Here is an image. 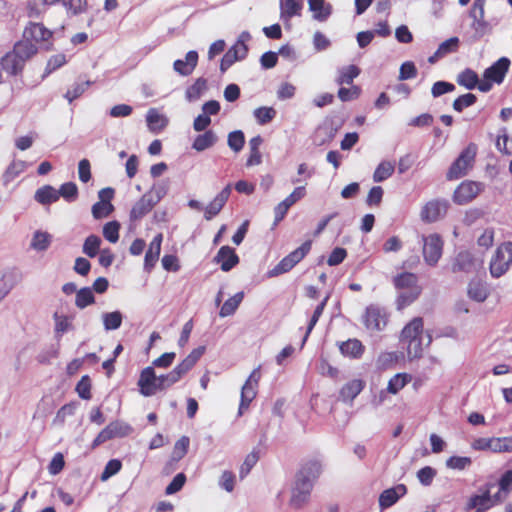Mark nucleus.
Masks as SVG:
<instances>
[{
	"instance_id": "7ed1b4c3",
	"label": "nucleus",
	"mask_w": 512,
	"mask_h": 512,
	"mask_svg": "<svg viewBox=\"0 0 512 512\" xmlns=\"http://www.w3.org/2000/svg\"><path fill=\"white\" fill-rule=\"evenodd\" d=\"M396 290L395 305L397 310H403L414 303L420 296L422 288L416 274L402 272L393 277Z\"/></svg>"
},
{
	"instance_id": "7c9ffc66",
	"label": "nucleus",
	"mask_w": 512,
	"mask_h": 512,
	"mask_svg": "<svg viewBox=\"0 0 512 512\" xmlns=\"http://www.w3.org/2000/svg\"><path fill=\"white\" fill-rule=\"evenodd\" d=\"M406 358L405 352L399 351H385L379 354L376 360L377 367L385 370L390 369L400 363Z\"/></svg>"
},
{
	"instance_id": "864d4df0",
	"label": "nucleus",
	"mask_w": 512,
	"mask_h": 512,
	"mask_svg": "<svg viewBox=\"0 0 512 512\" xmlns=\"http://www.w3.org/2000/svg\"><path fill=\"white\" fill-rule=\"evenodd\" d=\"M206 89V81L198 79L186 90V99L189 102L198 100Z\"/></svg>"
},
{
	"instance_id": "b1692460",
	"label": "nucleus",
	"mask_w": 512,
	"mask_h": 512,
	"mask_svg": "<svg viewBox=\"0 0 512 512\" xmlns=\"http://www.w3.org/2000/svg\"><path fill=\"white\" fill-rule=\"evenodd\" d=\"M215 262L220 265L224 272L230 271L239 262V257L233 248L222 246L215 256Z\"/></svg>"
},
{
	"instance_id": "6ab92c4d",
	"label": "nucleus",
	"mask_w": 512,
	"mask_h": 512,
	"mask_svg": "<svg viewBox=\"0 0 512 512\" xmlns=\"http://www.w3.org/2000/svg\"><path fill=\"white\" fill-rule=\"evenodd\" d=\"M448 209L446 200H430L423 205L420 211L422 221L432 223L442 218Z\"/></svg>"
},
{
	"instance_id": "aec40b11",
	"label": "nucleus",
	"mask_w": 512,
	"mask_h": 512,
	"mask_svg": "<svg viewBox=\"0 0 512 512\" xmlns=\"http://www.w3.org/2000/svg\"><path fill=\"white\" fill-rule=\"evenodd\" d=\"M485 4L486 0H474L469 11V16L472 19L471 27L480 36L488 31V23L485 20Z\"/></svg>"
},
{
	"instance_id": "c9c22d12",
	"label": "nucleus",
	"mask_w": 512,
	"mask_h": 512,
	"mask_svg": "<svg viewBox=\"0 0 512 512\" xmlns=\"http://www.w3.org/2000/svg\"><path fill=\"white\" fill-rule=\"evenodd\" d=\"M53 236L47 231L37 230L33 233L30 248L36 252L46 251L52 243Z\"/></svg>"
},
{
	"instance_id": "20e7f679",
	"label": "nucleus",
	"mask_w": 512,
	"mask_h": 512,
	"mask_svg": "<svg viewBox=\"0 0 512 512\" xmlns=\"http://www.w3.org/2000/svg\"><path fill=\"white\" fill-rule=\"evenodd\" d=\"M174 385L172 378L168 373L156 375L152 366L143 368L137 380L139 394L143 397H151L158 392H162Z\"/></svg>"
},
{
	"instance_id": "bf43d9fd",
	"label": "nucleus",
	"mask_w": 512,
	"mask_h": 512,
	"mask_svg": "<svg viewBox=\"0 0 512 512\" xmlns=\"http://www.w3.org/2000/svg\"><path fill=\"white\" fill-rule=\"evenodd\" d=\"M253 115L256 121L263 125L270 122L276 115V111L272 107H259L254 110Z\"/></svg>"
},
{
	"instance_id": "6e6552de",
	"label": "nucleus",
	"mask_w": 512,
	"mask_h": 512,
	"mask_svg": "<svg viewBox=\"0 0 512 512\" xmlns=\"http://www.w3.org/2000/svg\"><path fill=\"white\" fill-rule=\"evenodd\" d=\"M312 241L307 240L290 254L285 256L273 269L268 271L269 278L276 277L290 271L297 263H299L310 251Z\"/></svg>"
},
{
	"instance_id": "9d476101",
	"label": "nucleus",
	"mask_w": 512,
	"mask_h": 512,
	"mask_svg": "<svg viewBox=\"0 0 512 512\" xmlns=\"http://www.w3.org/2000/svg\"><path fill=\"white\" fill-rule=\"evenodd\" d=\"M492 486V484H488L481 493L472 495L467 502V509L475 510V512H486L495 505L501 503L503 501V497H501L500 492L491 495L490 490Z\"/></svg>"
},
{
	"instance_id": "473e14b6",
	"label": "nucleus",
	"mask_w": 512,
	"mask_h": 512,
	"mask_svg": "<svg viewBox=\"0 0 512 512\" xmlns=\"http://www.w3.org/2000/svg\"><path fill=\"white\" fill-rule=\"evenodd\" d=\"M24 63L25 61L12 50L2 58L1 66L6 73L15 75L22 70Z\"/></svg>"
},
{
	"instance_id": "49530a36",
	"label": "nucleus",
	"mask_w": 512,
	"mask_h": 512,
	"mask_svg": "<svg viewBox=\"0 0 512 512\" xmlns=\"http://www.w3.org/2000/svg\"><path fill=\"white\" fill-rule=\"evenodd\" d=\"M62 5L68 16L80 15L88 9L87 0H64Z\"/></svg>"
},
{
	"instance_id": "f257e3e1",
	"label": "nucleus",
	"mask_w": 512,
	"mask_h": 512,
	"mask_svg": "<svg viewBox=\"0 0 512 512\" xmlns=\"http://www.w3.org/2000/svg\"><path fill=\"white\" fill-rule=\"evenodd\" d=\"M431 342L432 336L424 329L421 317H415L406 323L399 335V343L409 361L421 358Z\"/></svg>"
},
{
	"instance_id": "ddd939ff",
	"label": "nucleus",
	"mask_w": 512,
	"mask_h": 512,
	"mask_svg": "<svg viewBox=\"0 0 512 512\" xmlns=\"http://www.w3.org/2000/svg\"><path fill=\"white\" fill-rule=\"evenodd\" d=\"M362 322L368 332L376 333L382 331L386 327L388 315L383 308L376 305H370L365 310Z\"/></svg>"
},
{
	"instance_id": "a19ab883",
	"label": "nucleus",
	"mask_w": 512,
	"mask_h": 512,
	"mask_svg": "<svg viewBox=\"0 0 512 512\" xmlns=\"http://www.w3.org/2000/svg\"><path fill=\"white\" fill-rule=\"evenodd\" d=\"M13 51L26 62V60H28L37 53L38 48L34 42L26 40L24 38L23 41L18 42L14 46Z\"/></svg>"
},
{
	"instance_id": "e2e57ef3",
	"label": "nucleus",
	"mask_w": 512,
	"mask_h": 512,
	"mask_svg": "<svg viewBox=\"0 0 512 512\" xmlns=\"http://www.w3.org/2000/svg\"><path fill=\"white\" fill-rule=\"evenodd\" d=\"M122 467V463L118 459H112L107 462L102 474H101V481L105 482L112 476L116 475Z\"/></svg>"
},
{
	"instance_id": "13d9d810",
	"label": "nucleus",
	"mask_w": 512,
	"mask_h": 512,
	"mask_svg": "<svg viewBox=\"0 0 512 512\" xmlns=\"http://www.w3.org/2000/svg\"><path fill=\"white\" fill-rule=\"evenodd\" d=\"M75 413V405L66 404L62 406L56 413L52 424L54 426H62L68 417H71Z\"/></svg>"
},
{
	"instance_id": "79ce46f5",
	"label": "nucleus",
	"mask_w": 512,
	"mask_h": 512,
	"mask_svg": "<svg viewBox=\"0 0 512 512\" xmlns=\"http://www.w3.org/2000/svg\"><path fill=\"white\" fill-rule=\"evenodd\" d=\"M457 82L459 85L465 87L466 89L472 90L475 87L478 88V85L481 81H479L476 72L471 69H465L458 75Z\"/></svg>"
},
{
	"instance_id": "58836bf2",
	"label": "nucleus",
	"mask_w": 512,
	"mask_h": 512,
	"mask_svg": "<svg viewBox=\"0 0 512 512\" xmlns=\"http://www.w3.org/2000/svg\"><path fill=\"white\" fill-rule=\"evenodd\" d=\"M53 321L54 332L59 336H62L64 333H67L73 329V319L71 316L59 312H54Z\"/></svg>"
},
{
	"instance_id": "603ef678",
	"label": "nucleus",
	"mask_w": 512,
	"mask_h": 512,
	"mask_svg": "<svg viewBox=\"0 0 512 512\" xmlns=\"http://www.w3.org/2000/svg\"><path fill=\"white\" fill-rule=\"evenodd\" d=\"M120 223L118 221L107 222L102 229L104 238L110 243H116L119 240Z\"/></svg>"
},
{
	"instance_id": "a18cd8bd",
	"label": "nucleus",
	"mask_w": 512,
	"mask_h": 512,
	"mask_svg": "<svg viewBox=\"0 0 512 512\" xmlns=\"http://www.w3.org/2000/svg\"><path fill=\"white\" fill-rule=\"evenodd\" d=\"M488 294V288L484 283L474 281L469 284L468 295L471 299L477 302H483L487 299Z\"/></svg>"
},
{
	"instance_id": "bb28decb",
	"label": "nucleus",
	"mask_w": 512,
	"mask_h": 512,
	"mask_svg": "<svg viewBox=\"0 0 512 512\" xmlns=\"http://www.w3.org/2000/svg\"><path fill=\"white\" fill-rule=\"evenodd\" d=\"M230 193H231V186L227 185L206 206L204 216L207 220H211L214 216H216L221 211V209L227 202V200L230 196Z\"/></svg>"
},
{
	"instance_id": "f8f14e48",
	"label": "nucleus",
	"mask_w": 512,
	"mask_h": 512,
	"mask_svg": "<svg viewBox=\"0 0 512 512\" xmlns=\"http://www.w3.org/2000/svg\"><path fill=\"white\" fill-rule=\"evenodd\" d=\"M23 35L26 40H30L35 44L45 47L46 49H51L53 46L52 38L54 31L48 29L42 23H29L25 27Z\"/></svg>"
},
{
	"instance_id": "393cba45",
	"label": "nucleus",
	"mask_w": 512,
	"mask_h": 512,
	"mask_svg": "<svg viewBox=\"0 0 512 512\" xmlns=\"http://www.w3.org/2000/svg\"><path fill=\"white\" fill-rule=\"evenodd\" d=\"M162 195L158 194L157 199L154 201L152 198L145 194L143 195L132 207L130 211V219L136 221L149 213L154 205L161 199Z\"/></svg>"
},
{
	"instance_id": "a878e982",
	"label": "nucleus",
	"mask_w": 512,
	"mask_h": 512,
	"mask_svg": "<svg viewBox=\"0 0 512 512\" xmlns=\"http://www.w3.org/2000/svg\"><path fill=\"white\" fill-rule=\"evenodd\" d=\"M163 241V236L161 233L154 236L152 241L150 242L148 249L145 254L144 258V269L147 272H150L152 268L157 263L160 252H161V245Z\"/></svg>"
},
{
	"instance_id": "c85d7f7f",
	"label": "nucleus",
	"mask_w": 512,
	"mask_h": 512,
	"mask_svg": "<svg viewBox=\"0 0 512 512\" xmlns=\"http://www.w3.org/2000/svg\"><path fill=\"white\" fill-rule=\"evenodd\" d=\"M307 4L315 21L325 22L332 14V5L326 0H308Z\"/></svg>"
},
{
	"instance_id": "052dcab7",
	"label": "nucleus",
	"mask_w": 512,
	"mask_h": 512,
	"mask_svg": "<svg viewBox=\"0 0 512 512\" xmlns=\"http://www.w3.org/2000/svg\"><path fill=\"white\" fill-rule=\"evenodd\" d=\"M296 86L290 82H282L279 84L276 96L279 100H289L292 99L296 94Z\"/></svg>"
},
{
	"instance_id": "9b49d317",
	"label": "nucleus",
	"mask_w": 512,
	"mask_h": 512,
	"mask_svg": "<svg viewBox=\"0 0 512 512\" xmlns=\"http://www.w3.org/2000/svg\"><path fill=\"white\" fill-rule=\"evenodd\" d=\"M512 264V243L506 242L498 246L490 262V272L493 277H500Z\"/></svg>"
},
{
	"instance_id": "0eeeda50",
	"label": "nucleus",
	"mask_w": 512,
	"mask_h": 512,
	"mask_svg": "<svg viewBox=\"0 0 512 512\" xmlns=\"http://www.w3.org/2000/svg\"><path fill=\"white\" fill-rule=\"evenodd\" d=\"M476 153L477 146L475 144H469L452 163L447 172V178L449 180H455L465 176L473 166Z\"/></svg>"
},
{
	"instance_id": "f3484780",
	"label": "nucleus",
	"mask_w": 512,
	"mask_h": 512,
	"mask_svg": "<svg viewBox=\"0 0 512 512\" xmlns=\"http://www.w3.org/2000/svg\"><path fill=\"white\" fill-rule=\"evenodd\" d=\"M483 185L474 181H463L453 193V201L459 205L467 204L472 201L481 191Z\"/></svg>"
},
{
	"instance_id": "2eb2a0df",
	"label": "nucleus",
	"mask_w": 512,
	"mask_h": 512,
	"mask_svg": "<svg viewBox=\"0 0 512 512\" xmlns=\"http://www.w3.org/2000/svg\"><path fill=\"white\" fill-rule=\"evenodd\" d=\"M422 242L425 262L431 266L435 265L442 255L443 241L439 235L429 234L422 237Z\"/></svg>"
},
{
	"instance_id": "1a4fd4ad",
	"label": "nucleus",
	"mask_w": 512,
	"mask_h": 512,
	"mask_svg": "<svg viewBox=\"0 0 512 512\" xmlns=\"http://www.w3.org/2000/svg\"><path fill=\"white\" fill-rule=\"evenodd\" d=\"M261 378L260 368H255L241 388L238 416H242L250 407L258 393V385Z\"/></svg>"
},
{
	"instance_id": "5fc2aeb1",
	"label": "nucleus",
	"mask_w": 512,
	"mask_h": 512,
	"mask_svg": "<svg viewBox=\"0 0 512 512\" xmlns=\"http://www.w3.org/2000/svg\"><path fill=\"white\" fill-rule=\"evenodd\" d=\"M67 63H68V58L64 53L54 54L48 59L45 71L47 74H50V73L56 71L57 69L63 67Z\"/></svg>"
},
{
	"instance_id": "a211bd4d",
	"label": "nucleus",
	"mask_w": 512,
	"mask_h": 512,
	"mask_svg": "<svg viewBox=\"0 0 512 512\" xmlns=\"http://www.w3.org/2000/svg\"><path fill=\"white\" fill-rule=\"evenodd\" d=\"M114 196V190L110 187L103 188L98 192V201L92 206V215L95 219L108 217L113 211L114 206L111 200Z\"/></svg>"
},
{
	"instance_id": "423d86ee",
	"label": "nucleus",
	"mask_w": 512,
	"mask_h": 512,
	"mask_svg": "<svg viewBox=\"0 0 512 512\" xmlns=\"http://www.w3.org/2000/svg\"><path fill=\"white\" fill-rule=\"evenodd\" d=\"M510 66V60L506 57L498 59L488 67L483 74V80L479 83L478 89L481 92H488L494 83L500 84L505 78Z\"/></svg>"
},
{
	"instance_id": "c03bdc74",
	"label": "nucleus",
	"mask_w": 512,
	"mask_h": 512,
	"mask_svg": "<svg viewBox=\"0 0 512 512\" xmlns=\"http://www.w3.org/2000/svg\"><path fill=\"white\" fill-rule=\"evenodd\" d=\"M101 243L100 237L91 234L84 240L82 251L86 256L94 258L100 252Z\"/></svg>"
},
{
	"instance_id": "6e6d98bb",
	"label": "nucleus",
	"mask_w": 512,
	"mask_h": 512,
	"mask_svg": "<svg viewBox=\"0 0 512 512\" xmlns=\"http://www.w3.org/2000/svg\"><path fill=\"white\" fill-rule=\"evenodd\" d=\"M472 461L466 456H451L446 460V467L452 470L462 471L471 465Z\"/></svg>"
},
{
	"instance_id": "f704fd0d",
	"label": "nucleus",
	"mask_w": 512,
	"mask_h": 512,
	"mask_svg": "<svg viewBox=\"0 0 512 512\" xmlns=\"http://www.w3.org/2000/svg\"><path fill=\"white\" fill-rule=\"evenodd\" d=\"M244 299V292L240 291L226 299L220 307L219 316L226 318L234 315Z\"/></svg>"
},
{
	"instance_id": "4be33fe9",
	"label": "nucleus",
	"mask_w": 512,
	"mask_h": 512,
	"mask_svg": "<svg viewBox=\"0 0 512 512\" xmlns=\"http://www.w3.org/2000/svg\"><path fill=\"white\" fill-rule=\"evenodd\" d=\"M365 387V381L359 378L346 382L339 391V398L344 403H352L353 400L362 392Z\"/></svg>"
},
{
	"instance_id": "4468645a",
	"label": "nucleus",
	"mask_w": 512,
	"mask_h": 512,
	"mask_svg": "<svg viewBox=\"0 0 512 512\" xmlns=\"http://www.w3.org/2000/svg\"><path fill=\"white\" fill-rule=\"evenodd\" d=\"M132 427L123 421H114L108 424L93 440L92 447L95 448L102 443L116 438L126 437L132 433Z\"/></svg>"
},
{
	"instance_id": "69168bd1",
	"label": "nucleus",
	"mask_w": 512,
	"mask_h": 512,
	"mask_svg": "<svg viewBox=\"0 0 512 512\" xmlns=\"http://www.w3.org/2000/svg\"><path fill=\"white\" fill-rule=\"evenodd\" d=\"M347 257L346 249L342 247H336L332 250L327 258V264L329 266H337L341 264Z\"/></svg>"
},
{
	"instance_id": "ea45409f",
	"label": "nucleus",
	"mask_w": 512,
	"mask_h": 512,
	"mask_svg": "<svg viewBox=\"0 0 512 512\" xmlns=\"http://www.w3.org/2000/svg\"><path fill=\"white\" fill-rule=\"evenodd\" d=\"M341 353L350 358H358L364 352V346L357 339H349L340 346Z\"/></svg>"
},
{
	"instance_id": "2f4dec72",
	"label": "nucleus",
	"mask_w": 512,
	"mask_h": 512,
	"mask_svg": "<svg viewBox=\"0 0 512 512\" xmlns=\"http://www.w3.org/2000/svg\"><path fill=\"white\" fill-rule=\"evenodd\" d=\"M198 62V54L196 51H189L185 60H176L173 64L174 70L180 75L187 76L190 75L195 69Z\"/></svg>"
},
{
	"instance_id": "f03ea898",
	"label": "nucleus",
	"mask_w": 512,
	"mask_h": 512,
	"mask_svg": "<svg viewBox=\"0 0 512 512\" xmlns=\"http://www.w3.org/2000/svg\"><path fill=\"white\" fill-rule=\"evenodd\" d=\"M321 472L318 463H308L297 473L291 488L288 506L294 511L303 509L308 505L314 482Z\"/></svg>"
},
{
	"instance_id": "e433bc0d",
	"label": "nucleus",
	"mask_w": 512,
	"mask_h": 512,
	"mask_svg": "<svg viewBox=\"0 0 512 512\" xmlns=\"http://www.w3.org/2000/svg\"><path fill=\"white\" fill-rule=\"evenodd\" d=\"M412 380V376L408 373H396L387 383V392L390 395H397Z\"/></svg>"
},
{
	"instance_id": "412c9836",
	"label": "nucleus",
	"mask_w": 512,
	"mask_h": 512,
	"mask_svg": "<svg viewBox=\"0 0 512 512\" xmlns=\"http://www.w3.org/2000/svg\"><path fill=\"white\" fill-rule=\"evenodd\" d=\"M280 19L286 27H290L293 17L301 16L303 0H279Z\"/></svg>"
},
{
	"instance_id": "0e129e2a",
	"label": "nucleus",
	"mask_w": 512,
	"mask_h": 512,
	"mask_svg": "<svg viewBox=\"0 0 512 512\" xmlns=\"http://www.w3.org/2000/svg\"><path fill=\"white\" fill-rule=\"evenodd\" d=\"M76 391L80 398L88 400L91 398V382L87 375L82 376L77 383Z\"/></svg>"
},
{
	"instance_id": "3c124183",
	"label": "nucleus",
	"mask_w": 512,
	"mask_h": 512,
	"mask_svg": "<svg viewBox=\"0 0 512 512\" xmlns=\"http://www.w3.org/2000/svg\"><path fill=\"white\" fill-rule=\"evenodd\" d=\"M90 84H91L90 81L75 82L68 88L67 92L65 93V95H64L65 99L69 103L73 102L75 99L79 98L88 89Z\"/></svg>"
},
{
	"instance_id": "cd10ccee",
	"label": "nucleus",
	"mask_w": 512,
	"mask_h": 512,
	"mask_svg": "<svg viewBox=\"0 0 512 512\" xmlns=\"http://www.w3.org/2000/svg\"><path fill=\"white\" fill-rule=\"evenodd\" d=\"M146 123L150 132L159 133L168 126L169 119L158 109L150 108L146 113Z\"/></svg>"
},
{
	"instance_id": "09e8293b",
	"label": "nucleus",
	"mask_w": 512,
	"mask_h": 512,
	"mask_svg": "<svg viewBox=\"0 0 512 512\" xmlns=\"http://www.w3.org/2000/svg\"><path fill=\"white\" fill-rule=\"evenodd\" d=\"M27 166L28 164L23 160L12 161L3 175L5 183L12 181L18 175L23 173L26 170Z\"/></svg>"
},
{
	"instance_id": "774afa93",
	"label": "nucleus",
	"mask_w": 512,
	"mask_h": 512,
	"mask_svg": "<svg viewBox=\"0 0 512 512\" xmlns=\"http://www.w3.org/2000/svg\"><path fill=\"white\" fill-rule=\"evenodd\" d=\"M496 147L501 152L512 154V139L503 132L497 136Z\"/></svg>"
},
{
	"instance_id": "680f3d73",
	"label": "nucleus",
	"mask_w": 512,
	"mask_h": 512,
	"mask_svg": "<svg viewBox=\"0 0 512 512\" xmlns=\"http://www.w3.org/2000/svg\"><path fill=\"white\" fill-rule=\"evenodd\" d=\"M360 73V70L355 65H350L348 67L343 68L340 71L339 77L337 79L338 84H350Z\"/></svg>"
},
{
	"instance_id": "c756f323",
	"label": "nucleus",
	"mask_w": 512,
	"mask_h": 512,
	"mask_svg": "<svg viewBox=\"0 0 512 512\" xmlns=\"http://www.w3.org/2000/svg\"><path fill=\"white\" fill-rule=\"evenodd\" d=\"M248 53V48H242L235 44H233L224 56L221 59L220 70L221 72H225L229 69L235 62L241 61L246 58Z\"/></svg>"
},
{
	"instance_id": "de8ad7c7",
	"label": "nucleus",
	"mask_w": 512,
	"mask_h": 512,
	"mask_svg": "<svg viewBox=\"0 0 512 512\" xmlns=\"http://www.w3.org/2000/svg\"><path fill=\"white\" fill-rule=\"evenodd\" d=\"M35 200L41 204L55 202L58 200V191L52 186H44L36 191Z\"/></svg>"
},
{
	"instance_id": "37998d69",
	"label": "nucleus",
	"mask_w": 512,
	"mask_h": 512,
	"mask_svg": "<svg viewBox=\"0 0 512 512\" xmlns=\"http://www.w3.org/2000/svg\"><path fill=\"white\" fill-rule=\"evenodd\" d=\"M95 303V296L93 290L89 287L81 288L77 291L75 297V306L79 309H84Z\"/></svg>"
},
{
	"instance_id": "4c0bfd02",
	"label": "nucleus",
	"mask_w": 512,
	"mask_h": 512,
	"mask_svg": "<svg viewBox=\"0 0 512 512\" xmlns=\"http://www.w3.org/2000/svg\"><path fill=\"white\" fill-rule=\"evenodd\" d=\"M101 321L105 331L117 330L122 325L123 314L118 310L104 312L101 314Z\"/></svg>"
},
{
	"instance_id": "8fccbe9b",
	"label": "nucleus",
	"mask_w": 512,
	"mask_h": 512,
	"mask_svg": "<svg viewBox=\"0 0 512 512\" xmlns=\"http://www.w3.org/2000/svg\"><path fill=\"white\" fill-rule=\"evenodd\" d=\"M395 166L393 162L382 161L374 171L373 180L375 182H382L388 179L394 172Z\"/></svg>"
},
{
	"instance_id": "72a5a7b5",
	"label": "nucleus",
	"mask_w": 512,
	"mask_h": 512,
	"mask_svg": "<svg viewBox=\"0 0 512 512\" xmlns=\"http://www.w3.org/2000/svg\"><path fill=\"white\" fill-rule=\"evenodd\" d=\"M217 141L218 137L216 133L212 130H207L195 137L192 143V148L197 152H202L212 148Z\"/></svg>"
},
{
	"instance_id": "39448f33",
	"label": "nucleus",
	"mask_w": 512,
	"mask_h": 512,
	"mask_svg": "<svg viewBox=\"0 0 512 512\" xmlns=\"http://www.w3.org/2000/svg\"><path fill=\"white\" fill-rule=\"evenodd\" d=\"M471 450L475 452L511 453L512 436H480L470 442Z\"/></svg>"
},
{
	"instance_id": "4d7b16f0",
	"label": "nucleus",
	"mask_w": 512,
	"mask_h": 512,
	"mask_svg": "<svg viewBox=\"0 0 512 512\" xmlns=\"http://www.w3.org/2000/svg\"><path fill=\"white\" fill-rule=\"evenodd\" d=\"M227 142L231 150H233L235 153L240 152L245 144V137L243 132L236 130L229 133Z\"/></svg>"
},
{
	"instance_id": "5701e85b",
	"label": "nucleus",
	"mask_w": 512,
	"mask_h": 512,
	"mask_svg": "<svg viewBox=\"0 0 512 512\" xmlns=\"http://www.w3.org/2000/svg\"><path fill=\"white\" fill-rule=\"evenodd\" d=\"M406 493L407 488L403 484H398L392 488L384 490L379 496L380 509L384 510L391 507Z\"/></svg>"
},
{
	"instance_id": "dca6fc26",
	"label": "nucleus",
	"mask_w": 512,
	"mask_h": 512,
	"mask_svg": "<svg viewBox=\"0 0 512 512\" xmlns=\"http://www.w3.org/2000/svg\"><path fill=\"white\" fill-rule=\"evenodd\" d=\"M205 353V347L199 346L193 349L173 370L169 372L174 384L186 375L198 362V360Z\"/></svg>"
},
{
	"instance_id": "338daca9",
	"label": "nucleus",
	"mask_w": 512,
	"mask_h": 512,
	"mask_svg": "<svg viewBox=\"0 0 512 512\" xmlns=\"http://www.w3.org/2000/svg\"><path fill=\"white\" fill-rule=\"evenodd\" d=\"M512 489V471H506L499 480V491L503 500Z\"/></svg>"
}]
</instances>
